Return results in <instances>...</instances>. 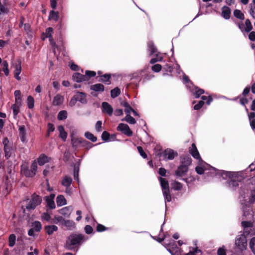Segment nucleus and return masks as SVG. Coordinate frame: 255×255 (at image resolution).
Segmentation results:
<instances>
[{
    "mask_svg": "<svg viewBox=\"0 0 255 255\" xmlns=\"http://www.w3.org/2000/svg\"><path fill=\"white\" fill-rule=\"evenodd\" d=\"M77 95H75L77 101L80 102L82 104H85L87 103V100L86 99V95L83 92H77Z\"/></svg>",
    "mask_w": 255,
    "mask_h": 255,
    "instance_id": "nucleus-22",
    "label": "nucleus"
},
{
    "mask_svg": "<svg viewBox=\"0 0 255 255\" xmlns=\"http://www.w3.org/2000/svg\"><path fill=\"white\" fill-rule=\"evenodd\" d=\"M27 105L29 109H32L34 107V99L31 96H29L27 98Z\"/></svg>",
    "mask_w": 255,
    "mask_h": 255,
    "instance_id": "nucleus-48",
    "label": "nucleus"
},
{
    "mask_svg": "<svg viewBox=\"0 0 255 255\" xmlns=\"http://www.w3.org/2000/svg\"><path fill=\"white\" fill-rule=\"evenodd\" d=\"M172 188L175 190H179L182 188V185L178 182L175 181L171 184Z\"/></svg>",
    "mask_w": 255,
    "mask_h": 255,
    "instance_id": "nucleus-53",
    "label": "nucleus"
},
{
    "mask_svg": "<svg viewBox=\"0 0 255 255\" xmlns=\"http://www.w3.org/2000/svg\"><path fill=\"white\" fill-rule=\"evenodd\" d=\"M137 150H138V151L139 152V153H140V155L141 156H142L144 158H145L147 157V155L143 151L142 147L138 146Z\"/></svg>",
    "mask_w": 255,
    "mask_h": 255,
    "instance_id": "nucleus-62",
    "label": "nucleus"
},
{
    "mask_svg": "<svg viewBox=\"0 0 255 255\" xmlns=\"http://www.w3.org/2000/svg\"><path fill=\"white\" fill-rule=\"evenodd\" d=\"M192 95H193L196 99L199 98L201 95L205 93L204 89L199 88V87L195 86L192 83Z\"/></svg>",
    "mask_w": 255,
    "mask_h": 255,
    "instance_id": "nucleus-13",
    "label": "nucleus"
},
{
    "mask_svg": "<svg viewBox=\"0 0 255 255\" xmlns=\"http://www.w3.org/2000/svg\"><path fill=\"white\" fill-rule=\"evenodd\" d=\"M4 151L5 153V156L7 159H8L11 156L13 152V149L12 148L11 146H10L7 145L6 144H4Z\"/></svg>",
    "mask_w": 255,
    "mask_h": 255,
    "instance_id": "nucleus-23",
    "label": "nucleus"
},
{
    "mask_svg": "<svg viewBox=\"0 0 255 255\" xmlns=\"http://www.w3.org/2000/svg\"><path fill=\"white\" fill-rule=\"evenodd\" d=\"M19 136L22 142L26 141V132L25 127L24 126H20L19 128Z\"/></svg>",
    "mask_w": 255,
    "mask_h": 255,
    "instance_id": "nucleus-25",
    "label": "nucleus"
},
{
    "mask_svg": "<svg viewBox=\"0 0 255 255\" xmlns=\"http://www.w3.org/2000/svg\"><path fill=\"white\" fill-rule=\"evenodd\" d=\"M84 229H85V232L88 234H90L92 233L93 231L92 227L90 225H86Z\"/></svg>",
    "mask_w": 255,
    "mask_h": 255,
    "instance_id": "nucleus-63",
    "label": "nucleus"
},
{
    "mask_svg": "<svg viewBox=\"0 0 255 255\" xmlns=\"http://www.w3.org/2000/svg\"><path fill=\"white\" fill-rule=\"evenodd\" d=\"M192 157L197 160L198 161L203 160L201 157L200 153L196 147L195 143L193 142H192Z\"/></svg>",
    "mask_w": 255,
    "mask_h": 255,
    "instance_id": "nucleus-17",
    "label": "nucleus"
},
{
    "mask_svg": "<svg viewBox=\"0 0 255 255\" xmlns=\"http://www.w3.org/2000/svg\"><path fill=\"white\" fill-rule=\"evenodd\" d=\"M198 165L195 167V171L199 175L204 174L206 171L211 167V165L206 163L203 160L198 161Z\"/></svg>",
    "mask_w": 255,
    "mask_h": 255,
    "instance_id": "nucleus-7",
    "label": "nucleus"
},
{
    "mask_svg": "<svg viewBox=\"0 0 255 255\" xmlns=\"http://www.w3.org/2000/svg\"><path fill=\"white\" fill-rule=\"evenodd\" d=\"M71 157V153L69 150H66L63 155V160L65 162H68Z\"/></svg>",
    "mask_w": 255,
    "mask_h": 255,
    "instance_id": "nucleus-51",
    "label": "nucleus"
},
{
    "mask_svg": "<svg viewBox=\"0 0 255 255\" xmlns=\"http://www.w3.org/2000/svg\"><path fill=\"white\" fill-rule=\"evenodd\" d=\"M3 66V71L4 72V74L6 76L8 75L9 74V70L8 69V63L6 61H4L2 63Z\"/></svg>",
    "mask_w": 255,
    "mask_h": 255,
    "instance_id": "nucleus-52",
    "label": "nucleus"
},
{
    "mask_svg": "<svg viewBox=\"0 0 255 255\" xmlns=\"http://www.w3.org/2000/svg\"><path fill=\"white\" fill-rule=\"evenodd\" d=\"M245 25L246 27L245 29V31L247 32H250L253 28L252 23L249 19H247L245 21Z\"/></svg>",
    "mask_w": 255,
    "mask_h": 255,
    "instance_id": "nucleus-36",
    "label": "nucleus"
},
{
    "mask_svg": "<svg viewBox=\"0 0 255 255\" xmlns=\"http://www.w3.org/2000/svg\"><path fill=\"white\" fill-rule=\"evenodd\" d=\"M90 89L96 92H103L104 91V86L102 84H96L91 86Z\"/></svg>",
    "mask_w": 255,
    "mask_h": 255,
    "instance_id": "nucleus-26",
    "label": "nucleus"
},
{
    "mask_svg": "<svg viewBox=\"0 0 255 255\" xmlns=\"http://www.w3.org/2000/svg\"><path fill=\"white\" fill-rule=\"evenodd\" d=\"M71 144L73 148L76 149L81 147H91V143L82 138H78L73 135H71Z\"/></svg>",
    "mask_w": 255,
    "mask_h": 255,
    "instance_id": "nucleus-4",
    "label": "nucleus"
},
{
    "mask_svg": "<svg viewBox=\"0 0 255 255\" xmlns=\"http://www.w3.org/2000/svg\"><path fill=\"white\" fill-rule=\"evenodd\" d=\"M159 180L160 182L161 186L163 191L169 190L168 182L165 178L160 177Z\"/></svg>",
    "mask_w": 255,
    "mask_h": 255,
    "instance_id": "nucleus-28",
    "label": "nucleus"
},
{
    "mask_svg": "<svg viewBox=\"0 0 255 255\" xmlns=\"http://www.w3.org/2000/svg\"><path fill=\"white\" fill-rule=\"evenodd\" d=\"M223 179L227 180L225 183V186L232 190H236L239 186L240 181L237 179L238 178V173L235 172L219 170L218 173Z\"/></svg>",
    "mask_w": 255,
    "mask_h": 255,
    "instance_id": "nucleus-1",
    "label": "nucleus"
},
{
    "mask_svg": "<svg viewBox=\"0 0 255 255\" xmlns=\"http://www.w3.org/2000/svg\"><path fill=\"white\" fill-rule=\"evenodd\" d=\"M202 251L198 247H192V255H202Z\"/></svg>",
    "mask_w": 255,
    "mask_h": 255,
    "instance_id": "nucleus-49",
    "label": "nucleus"
},
{
    "mask_svg": "<svg viewBox=\"0 0 255 255\" xmlns=\"http://www.w3.org/2000/svg\"><path fill=\"white\" fill-rule=\"evenodd\" d=\"M246 193H248V191L245 192L242 190L240 192V202L242 207L243 216L247 220H251L254 218V212L251 205H249L247 201V196L245 195Z\"/></svg>",
    "mask_w": 255,
    "mask_h": 255,
    "instance_id": "nucleus-2",
    "label": "nucleus"
},
{
    "mask_svg": "<svg viewBox=\"0 0 255 255\" xmlns=\"http://www.w3.org/2000/svg\"><path fill=\"white\" fill-rule=\"evenodd\" d=\"M161 68H162L161 65L159 64H157L153 65L151 68L152 70L153 71L156 72H159L161 70Z\"/></svg>",
    "mask_w": 255,
    "mask_h": 255,
    "instance_id": "nucleus-58",
    "label": "nucleus"
},
{
    "mask_svg": "<svg viewBox=\"0 0 255 255\" xmlns=\"http://www.w3.org/2000/svg\"><path fill=\"white\" fill-rule=\"evenodd\" d=\"M253 2L255 6H253L252 3H250L249 4V13L251 14V15L253 17V18L255 19V15L254 14V10H255V0H253Z\"/></svg>",
    "mask_w": 255,
    "mask_h": 255,
    "instance_id": "nucleus-45",
    "label": "nucleus"
},
{
    "mask_svg": "<svg viewBox=\"0 0 255 255\" xmlns=\"http://www.w3.org/2000/svg\"><path fill=\"white\" fill-rule=\"evenodd\" d=\"M218 255H227L225 247L223 246L222 247L218 248L217 250Z\"/></svg>",
    "mask_w": 255,
    "mask_h": 255,
    "instance_id": "nucleus-54",
    "label": "nucleus"
},
{
    "mask_svg": "<svg viewBox=\"0 0 255 255\" xmlns=\"http://www.w3.org/2000/svg\"><path fill=\"white\" fill-rule=\"evenodd\" d=\"M56 202L58 206H61L66 204V200L63 195H59L56 198Z\"/></svg>",
    "mask_w": 255,
    "mask_h": 255,
    "instance_id": "nucleus-31",
    "label": "nucleus"
},
{
    "mask_svg": "<svg viewBox=\"0 0 255 255\" xmlns=\"http://www.w3.org/2000/svg\"><path fill=\"white\" fill-rule=\"evenodd\" d=\"M7 172L9 175V179L12 178V175L14 174V171L13 169V167L12 166H10L9 167L7 168Z\"/></svg>",
    "mask_w": 255,
    "mask_h": 255,
    "instance_id": "nucleus-61",
    "label": "nucleus"
},
{
    "mask_svg": "<svg viewBox=\"0 0 255 255\" xmlns=\"http://www.w3.org/2000/svg\"><path fill=\"white\" fill-rule=\"evenodd\" d=\"M163 194L165 196L166 200L168 202H170L171 200V196L169 193V190H166L163 191Z\"/></svg>",
    "mask_w": 255,
    "mask_h": 255,
    "instance_id": "nucleus-57",
    "label": "nucleus"
},
{
    "mask_svg": "<svg viewBox=\"0 0 255 255\" xmlns=\"http://www.w3.org/2000/svg\"><path fill=\"white\" fill-rule=\"evenodd\" d=\"M16 237L14 234H11L9 236V246L13 247L15 245Z\"/></svg>",
    "mask_w": 255,
    "mask_h": 255,
    "instance_id": "nucleus-47",
    "label": "nucleus"
},
{
    "mask_svg": "<svg viewBox=\"0 0 255 255\" xmlns=\"http://www.w3.org/2000/svg\"><path fill=\"white\" fill-rule=\"evenodd\" d=\"M250 90H251V87L249 85L246 86L244 89L243 90V91L242 92V95L244 96V97H246L248 95V94L250 93Z\"/></svg>",
    "mask_w": 255,
    "mask_h": 255,
    "instance_id": "nucleus-56",
    "label": "nucleus"
},
{
    "mask_svg": "<svg viewBox=\"0 0 255 255\" xmlns=\"http://www.w3.org/2000/svg\"><path fill=\"white\" fill-rule=\"evenodd\" d=\"M45 199L46 201L47 206H48L50 209H53L55 208V205L53 200L50 199L49 197H48V196H45Z\"/></svg>",
    "mask_w": 255,
    "mask_h": 255,
    "instance_id": "nucleus-37",
    "label": "nucleus"
},
{
    "mask_svg": "<svg viewBox=\"0 0 255 255\" xmlns=\"http://www.w3.org/2000/svg\"><path fill=\"white\" fill-rule=\"evenodd\" d=\"M12 108L13 110L14 116H16L17 114L19 113V106H18L17 105H12Z\"/></svg>",
    "mask_w": 255,
    "mask_h": 255,
    "instance_id": "nucleus-60",
    "label": "nucleus"
},
{
    "mask_svg": "<svg viewBox=\"0 0 255 255\" xmlns=\"http://www.w3.org/2000/svg\"><path fill=\"white\" fill-rule=\"evenodd\" d=\"M241 224L244 228L243 234L250 237L255 234V231L253 228V222L252 219L248 221H243L242 222Z\"/></svg>",
    "mask_w": 255,
    "mask_h": 255,
    "instance_id": "nucleus-5",
    "label": "nucleus"
},
{
    "mask_svg": "<svg viewBox=\"0 0 255 255\" xmlns=\"http://www.w3.org/2000/svg\"><path fill=\"white\" fill-rule=\"evenodd\" d=\"M59 17L58 12L52 10L50 12L49 16V19H54L55 21H57Z\"/></svg>",
    "mask_w": 255,
    "mask_h": 255,
    "instance_id": "nucleus-40",
    "label": "nucleus"
},
{
    "mask_svg": "<svg viewBox=\"0 0 255 255\" xmlns=\"http://www.w3.org/2000/svg\"><path fill=\"white\" fill-rule=\"evenodd\" d=\"M187 170L188 167L186 165H182L176 171L175 174L178 176H182L187 172Z\"/></svg>",
    "mask_w": 255,
    "mask_h": 255,
    "instance_id": "nucleus-18",
    "label": "nucleus"
},
{
    "mask_svg": "<svg viewBox=\"0 0 255 255\" xmlns=\"http://www.w3.org/2000/svg\"><path fill=\"white\" fill-rule=\"evenodd\" d=\"M110 134L108 132L104 131L102 134V138L104 141H108L109 140Z\"/></svg>",
    "mask_w": 255,
    "mask_h": 255,
    "instance_id": "nucleus-59",
    "label": "nucleus"
},
{
    "mask_svg": "<svg viewBox=\"0 0 255 255\" xmlns=\"http://www.w3.org/2000/svg\"><path fill=\"white\" fill-rule=\"evenodd\" d=\"M62 225L67 227L69 229H71L72 228H74L75 227V224L72 220H65L64 219V220H63V222L62 223Z\"/></svg>",
    "mask_w": 255,
    "mask_h": 255,
    "instance_id": "nucleus-33",
    "label": "nucleus"
},
{
    "mask_svg": "<svg viewBox=\"0 0 255 255\" xmlns=\"http://www.w3.org/2000/svg\"><path fill=\"white\" fill-rule=\"evenodd\" d=\"M117 129L118 130L122 131L124 134L128 136H131L132 135V131L127 124L123 123L120 124Z\"/></svg>",
    "mask_w": 255,
    "mask_h": 255,
    "instance_id": "nucleus-12",
    "label": "nucleus"
},
{
    "mask_svg": "<svg viewBox=\"0 0 255 255\" xmlns=\"http://www.w3.org/2000/svg\"><path fill=\"white\" fill-rule=\"evenodd\" d=\"M60 213L64 216H67L68 217L71 214L70 208L66 207L62 209L60 211Z\"/></svg>",
    "mask_w": 255,
    "mask_h": 255,
    "instance_id": "nucleus-43",
    "label": "nucleus"
},
{
    "mask_svg": "<svg viewBox=\"0 0 255 255\" xmlns=\"http://www.w3.org/2000/svg\"><path fill=\"white\" fill-rule=\"evenodd\" d=\"M244 190L245 192L247 191L248 193H246L245 195L247 196L246 197L247 201L249 205H252L255 202V189L251 191H249L247 189L241 187L240 191Z\"/></svg>",
    "mask_w": 255,
    "mask_h": 255,
    "instance_id": "nucleus-11",
    "label": "nucleus"
},
{
    "mask_svg": "<svg viewBox=\"0 0 255 255\" xmlns=\"http://www.w3.org/2000/svg\"><path fill=\"white\" fill-rule=\"evenodd\" d=\"M249 39L251 41H255V31H250L248 35Z\"/></svg>",
    "mask_w": 255,
    "mask_h": 255,
    "instance_id": "nucleus-64",
    "label": "nucleus"
},
{
    "mask_svg": "<svg viewBox=\"0 0 255 255\" xmlns=\"http://www.w3.org/2000/svg\"><path fill=\"white\" fill-rule=\"evenodd\" d=\"M44 230L47 234L51 235L54 232L57 231L58 228L55 225H49L45 226Z\"/></svg>",
    "mask_w": 255,
    "mask_h": 255,
    "instance_id": "nucleus-24",
    "label": "nucleus"
},
{
    "mask_svg": "<svg viewBox=\"0 0 255 255\" xmlns=\"http://www.w3.org/2000/svg\"><path fill=\"white\" fill-rule=\"evenodd\" d=\"M5 180L3 185L0 189L2 194L5 197L12 190V184L11 180L9 179L8 175L5 177Z\"/></svg>",
    "mask_w": 255,
    "mask_h": 255,
    "instance_id": "nucleus-9",
    "label": "nucleus"
},
{
    "mask_svg": "<svg viewBox=\"0 0 255 255\" xmlns=\"http://www.w3.org/2000/svg\"><path fill=\"white\" fill-rule=\"evenodd\" d=\"M205 103L203 101H199L197 104H195L193 107L194 110H200L203 105H204Z\"/></svg>",
    "mask_w": 255,
    "mask_h": 255,
    "instance_id": "nucleus-55",
    "label": "nucleus"
},
{
    "mask_svg": "<svg viewBox=\"0 0 255 255\" xmlns=\"http://www.w3.org/2000/svg\"><path fill=\"white\" fill-rule=\"evenodd\" d=\"M121 93L120 89L118 87H116L111 91V97L115 98L118 97Z\"/></svg>",
    "mask_w": 255,
    "mask_h": 255,
    "instance_id": "nucleus-39",
    "label": "nucleus"
},
{
    "mask_svg": "<svg viewBox=\"0 0 255 255\" xmlns=\"http://www.w3.org/2000/svg\"><path fill=\"white\" fill-rule=\"evenodd\" d=\"M250 247L254 254L255 255V237L251 239L250 242Z\"/></svg>",
    "mask_w": 255,
    "mask_h": 255,
    "instance_id": "nucleus-50",
    "label": "nucleus"
},
{
    "mask_svg": "<svg viewBox=\"0 0 255 255\" xmlns=\"http://www.w3.org/2000/svg\"><path fill=\"white\" fill-rule=\"evenodd\" d=\"M164 153L165 156H168L167 158L169 160L173 159L175 156H177V152L171 149L165 150Z\"/></svg>",
    "mask_w": 255,
    "mask_h": 255,
    "instance_id": "nucleus-20",
    "label": "nucleus"
},
{
    "mask_svg": "<svg viewBox=\"0 0 255 255\" xmlns=\"http://www.w3.org/2000/svg\"><path fill=\"white\" fill-rule=\"evenodd\" d=\"M231 9L228 6L224 5L222 7L221 15L225 19H229L231 17Z\"/></svg>",
    "mask_w": 255,
    "mask_h": 255,
    "instance_id": "nucleus-14",
    "label": "nucleus"
},
{
    "mask_svg": "<svg viewBox=\"0 0 255 255\" xmlns=\"http://www.w3.org/2000/svg\"><path fill=\"white\" fill-rule=\"evenodd\" d=\"M67 113L66 111H61L59 112L58 115V119L59 120H63L67 118Z\"/></svg>",
    "mask_w": 255,
    "mask_h": 255,
    "instance_id": "nucleus-42",
    "label": "nucleus"
},
{
    "mask_svg": "<svg viewBox=\"0 0 255 255\" xmlns=\"http://www.w3.org/2000/svg\"><path fill=\"white\" fill-rule=\"evenodd\" d=\"M41 201L42 199L39 196L36 194H33L31 196V201L26 207V209L28 210L34 209L37 206L41 203Z\"/></svg>",
    "mask_w": 255,
    "mask_h": 255,
    "instance_id": "nucleus-10",
    "label": "nucleus"
},
{
    "mask_svg": "<svg viewBox=\"0 0 255 255\" xmlns=\"http://www.w3.org/2000/svg\"><path fill=\"white\" fill-rule=\"evenodd\" d=\"M110 78H111V75L106 74L103 75L101 76V79L100 81L103 82H109V83L108 84H110Z\"/></svg>",
    "mask_w": 255,
    "mask_h": 255,
    "instance_id": "nucleus-46",
    "label": "nucleus"
},
{
    "mask_svg": "<svg viewBox=\"0 0 255 255\" xmlns=\"http://www.w3.org/2000/svg\"><path fill=\"white\" fill-rule=\"evenodd\" d=\"M85 241L84 235L77 233L71 234L67 239L65 247L72 250L80 246Z\"/></svg>",
    "mask_w": 255,
    "mask_h": 255,
    "instance_id": "nucleus-3",
    "label": "nucleus"
},
{
    "mask_svg": "<svg viewBox=\"0 0 255 255\" xmlns=\"http://www.w3.org/2000/svg\"><path fill=\"white\" fill-rule=\"evenodd\" d=\"M248 236L242 234L237 237L235 241V245L241 251H243L247 249V239Z\"/></svg>",
    "mask_w": 255,
    "mask_h": 255,
    "instance_id": "nucleus-6",
    "label": "nucleus"
},
{
    "mask_svg": "<svg viewBox=\"0 0 255 255\" xmlns=\"http://www.w3.org/2000/svg\"><path fill=\"white\" fill-rule=\"evenodd\" d=\"M122 121H126L130 124H135L136 123L135 119L132 117L129 114L127 115L126 117L122 119Z\"/></svg>",
    "mask_w": 255,
    "mask_h": 255,
    "instance_id": "nucleus-34",
    "label": "nucleus"
},
{
    "mask_svg": "<svg viewBox=\"0 0 255 255\" xmlns=\"http://www.w3.org/2000/svg\"><path fill=\"white\" fill-rule=\"evenodd\" d=\"M58 129L60 132V137L65 141L66 139L67 134L65 131L64 127L62 126H59L58 127Z\"/></svg>",
    "mask_w": 255,
    "mask_h": 255,
    "instance_id": "nucleus-32",
    "label": "nucleus"
},
{
    "mask_svg": "<svg viewBox=\"0 0 255 255\" xmlns=\"http://www.w3.org/2000/svg\"><path fill=\"white\" fill-rule=\"evenodd\" d=\"M219 170L211 166L204 174V179L206 182L210 181L214 177L218 175Z\"/></svg>",
    "mask_w": 255,
    "mask_h": 255,
    "instance_id": "nucleus-8",
    "label": "nucleus"
},
{
    "mask_svg": "<svg viewBox=\"0 0 255 255\" xmlns=\"http://www.w3.org/2000/svg\"><path fill=\"white\" fill-rule=\"evenodd\" d=\"M48 157L44 154H41L38 158V162L39 165H43L45 163L48 162Z\"/></svg>",
    "mask_w": 255,
    "mask_h": 255,
    "instance_id": "nucleus-30",
    "label": "nucleus"
},
{
    "mask_svg": "<svg viewBox=\"0 0 255 255\" xmlns=\"http://www.w3.org/2000/svg\"><path fill=\"white\" fill-rule=\"evenodd\" d=\"M22 171L25 176L29 177H33L36 174L31 169H28L27 168H23Z\"/></svg>",
    "mask_w": 255,
    "mask_h": 255,
    "instance_id": "nucleus-29",
    "label": "nucleus"
},
{
    "mask_svg": "<svg viewBox=\"0 0 255 255\" xmlns=\"http://www.w3.org/2000/svg\"><path fill=\"white\" fill-rule=\"evenodd\" d=\"M42 228V225L40 222L38 221H35L32 224V228H34L35 232H39Z\"/></svg>",
    "mask_w": 255,
    "mask_h": 255,
    "instance_id": "nucleus-38",
    "label": "nucleus"
},
{
    "mask_svg": "<svg viewBox=\"0 0 255 255\" xmlns=\"http://www.w3.org/2000/svg\"><path fill=\"white\" fill-rule=\"evenodd\" d=\"M234 16L240 20H244L245 19V15L244 13L240 9H236L233 11Z\"/></svg>",
    "mask_w": 255,
    "mask_h": 255,
    "instance_id": "nucleus-27",
    "label": "nucleus"
},
{
    "mask_svg": "<svg viewBox=\"0 0 255 255\" xmlns=\"http://www.w3.org/2000/svg\"><path fill=\"white\" fill-rule=\"evenodd\" d=\"M64 101V98L63 96L60 95H56L53 99L52 104L54 106H59L61 105Z\"/></svg>",
    "mask_w": 255,
    "mask_h": 255,
    "instance_id": "nucleus-21",
    "label": "nucleus"
},
{
    "mask_svg": "<svg viewBox=\"0 0 255 255\" xmlns=\"http://www.w3.org/2000/svg\"><path fill=\"white\" fill-rule=\"evenodd\" d=\"M74 81L77 82H81L82 81H86L89 80V78L84 75L79 73H75L72 76Z\"/></svg>",
    "mask_w": 255,
    "mask_h": 255,
    "instance_id": "nucleus-15",
    "label": "nucleus"
},
{
    "mask_svg": "<svg viewBox=\"0 0 255 255\" xmlns=\"http://www.w3.org/2000/svg\"><path fill=\"white\" fill-rule=\"evenodd\" d=\"M72 181L70 177L66 176L62 181V184L64 186L68 187L71 185Z\"/></svg>",
    "mask_w": 255,
    "mask_h": 255,
    "instance_id": "nucleus-35",
    "label": "nucleus"
},
{
    "mask_svg": "<svg viewBox=\"0 0 255 255\" xmlns=\"http://www.w3.org/2000/svg\"><path fill=\"white\" fill-rule=\"evenodd\" d=\"M21 71V61H17V64L15 65V69L14 71V77L17 80H20V77L19 76Z\"/></svg>",
    "mask_w": 255,
    "mask_h": 255,
    "instance_id": "nucleus-19",
    "label": "nucleus"
},
{
    "mask_svg": "<svg viewBox=\"0 0 255 255\" xmlns=\"http://www.w3.org/2000/svg\"><path fill=\"white\" fill-rule=\"evenodd\" d=\"M201 101H203V102H204V101H206V103L208 105H210L213 100L211 95H209L208 97L206 96H201Z\"/></svg>",
    "mask_w": 255,
    "mask_h": 255,
    "instance_id": "nucleus-41",
    "label": "nucleus"
},
{
    "mask_svg": "<svg viewBox=\"0 0 255 255\" xmlns=\"http://www.w3.org/2000/svg\"><path fill=\"white\" fill-rule=\"evenodd\" d=\"M85 136L88 139L91 140L93 142H95L97 141V137L94 135L93 134L89 132H86L85 133Z\"/></svg>",
    "mask_w": 255,
    "mask_h": 255,
    "instance_id": "nucleus-44",
    "label": "nucleus"
},
{
    "mask_svg": "<svg viewBox=\"0 0 255 255\" xmlns=\"http://www.w3.org/2000/svg\"><path fill=\"white\" fill-rule=\"evenodd\" d=\"M103 112L106 113L109 116H111L113 113V109L112 106L107 102H104L102 104Z\"/></svg>",
    "mask_w": 255,
    "mask_h": 255,
    "instance_id": "nucleus-16",
    "label": "nucleus"
}]
</instances>
